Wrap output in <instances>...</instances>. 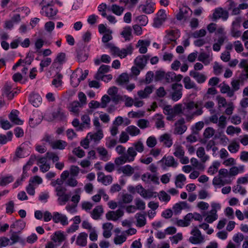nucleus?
<instances>
[{
  "label": "nucleus",
  "mask_w": 248,
  "mask_h": 248,
  "mask_svg": "<svg viewBox=\"0 0 248 248\" xmlns=\"http://www.w3.org/2000/svg\"><path fill=\"white\" fill-rule=\"evenodd\" d=\"M107 46L110 49L111 52L119 57L121 59L124 58L127 55H131L133 50V47L131 44L126 46V48L120 49L118 47L112 46L111 44L108 43Z\"/></svg>",
  "instance_id": "obj_1"
},
{
  "label": "nucleus",
  "mask_w": 248,
  "mask_h": 248,
  "mask_svg": "<svg viewBox=\"0 0 248 248\" xmlns=\"http://www.w3.org/2000/svg\"><path fill=\"white\" fill-rule=\"evenodd\" d=\"M152 0H146L145 4H140L138 7L139 10L145 14L153 13L155 10V3L153 2Z\"/></svg>",
  "instance_id": "obj_2"
},
{
  "label": "nucleus",
  "mask_w": 248,
  "mask_h": 248,
  "mask_svg": "<svg viewBox=\"0 0 248 248\" xmlns=\"http://www.w3.org/2000/svg\"><path fill=\"white\" fill-rule=\"evenodd\" d=\"M76 54L77 60L80 62L86 61L89 57V53L86 50V46L83 45L77 48Z\"/></svg>",
  "instance_id": "obj_3"
},
{
  "label": "nucleus",
  "mask_w": 248,
  "mask_h": 248,
  "mask_svg": "<svg viewBox=\"0 0 248 248\" xmlns=\"http://www.w3.org/2000/svg\"><path fill=\"white\" fill-rule=\"evenodd\" d=\"M58 9L54 8V5L45 6H44L42 7L41 10L40 11V14L45 16L49 19H52L53 17L56 15L58 13Z\"/></svg>",
  "instance_id": "obj_4"
},
{
  "label": "nucleus",
  "mask_w": 248,
  "mask_h": 248,
  "mask_svg": "<svg viewBox=\"0 0 248 248\" xmlns=\"http://www.w3.org/2000/svg\"><path fill=\"white\" fill-rule=\"evenodd\" d=\"M172 89L174 92L171 94V98L175 102L177 101L182 96L183 86L181 84L175 83L172 85Z\"/></svg>",
  "instance_id": "obj_5"
},
{
  "label": "nucleus",
  "mask_w": 248,
  "mask_h": 248,
  "mask_svg": "<svg viewBox=\"0 0 248 248\" xmlns=\"http://www.w3.org/2000/svg\"><path fill=\"white\" fill-rule=\"evenodd\" d=\"M52 220L54 223H58L60 222L63 226H66L68 224L67 217L57 212L53 213Z\"/></svg>",
  "instance_id": "obj_6"
},
{
  "label": "nucleus",
  "mask_w": 248,
  "mask_h": 248,
  "mask_svg": "<svg viewBox=\"0 0 248 248\" xmlns=\"http://www.w3.org/2000/svg\"><path fill=\"white\" fill-rule=\"evenodd\" d=\"M185 121L183 118H181L177 120L175 125L174 133L178 135L183 134L187 129V127L185 125Z\"/></svg>",
  "instance_id": "obj_7"
},
{
  "label": "nucleus",
  "mask_w": 248,
  "mask_h": 248,
  "mask_svg": "<svg viewBox=\"0 0 248 248\" xmlns=\"http://www.w3.org/2000/svg\"><path fill=\"white\" fill-rule=\"evenodd\" d=\"M149 59L150 56L148 55L138 56L135 59L134 62L137 67L142 69L145 66Z\"/></svg>",
  "instance_id": "obj_8"
},
{
  "label": "nucleus",
  "mask_w": 248,
  "mask_h": 248,
  "mask_svg": "<svg viewBox=\"0 0 248 248\" xmlns=\"http://www.w3.org/2000/svg\"><path fill=\"white\" fill-rule=\"evenodd\" d=\"M159 162H164L165 165L169 167L176 168L178 164L177 162L175 160L174 158L171 155H169L167 157L164 156Z\"/></svg>",
  "instance_id": "obj_9"
},
{
  "label": "nucleus",
  "mask_w": 248,
  "mask_h": 248,
  "mask_svg": "<svg viewBox=\"0 0 248 248\" xmlns=\"http://www.w3.org/2000/svg\"><path fill=\"white\" fill-rule=\"evenodd\" d=\"M42 97L38 93H32L30 95L29 100L35 107H38L41 104Z\"/></svg>",
  "instance_id": "obj_10"
},
{
  "label": "nucleus",
  "mask_w": 248,
  "mask_h": 248,
  "mask_svg": "<svg viewBox=\"0 0 248 248\" xmlns=\"http://www.w3.org/2000/svg\"><path fill=\"white\" fill-rule=\"evenodd\" d=\"M97 175V181L102 183L104 185L107 186L112 183V177L111 175H105L102 172H99Z\"/></svg>",
  "instance_id": "obj_11"
},
{
  "label": "nucleus",
  "mask_w": 248,
  "mask_h": 248,
  "mask_svg": "<svg viewBox=\"0 0 248 248\" xmlns=\"http://www.w3.org/2000/svg\"><path fill=\"white\" fill-rule=\"evenodd\" d=\"M189 75L200 84L204 82L207 79V77L204 75L194 70L190 71Z\"/></svg>",
  "instance_id": "obj_12"
},
{
  "label": "nucleus",
  "mask_w": 248,
  "mask_h": 248,
  "mask_svg": "<svg viewBox=\"0 0 248 248\" xmlns=\"http://www.w3.org/2000/svg\"><path fill=\"white\" fill-rule=\"evenodd\" d=\"M18 113L19 111L17 110H13L9 115V119L12 123L16 124L21 125L23 124V121L18 117Z\"/></svg>",
  "instance_id": "obj_13"
},
{
  "label": "nucleus",
  "mask_w": 248,
  "mask_h": 248,
  "mask_svg": "<svg viewBox=\"0 0 248 248\" xmlns=\"http://www.w3.org/2000/svg\"><path fill=\"white\" fill-rule=\"evenodd\" d=\"M228 13L225 11H223L221 8L216 9L214 13L213 14L214 20L219 19L221 17H222L225 19H226L228 18Z\"/></svg>",
  "instance_id": "obj_14"
},
{
  "label": "nucleus",
  "mask_w": 248,
  "mask_h": 248,
  "mask_svg": "<svg viewBox=\"0 0 248 248\" xmlns=\"http://www.w3.org/2000/svg\"><path fill=\"white\" fill-rule=\"evenodd\" d=\"M88 234L86 232H81L78 235L76 244L80 247H85L87 245Z\"/></svg>",
  "instance_id": "obj_15"
},
{
  "label": "nucleus",
  "mask_w": 248,
  "mask_h": 248,
  "mask_svg": "<svg viewBox=\"0 0 248 248\" xmlns=\"http://www.w3.org/2000/svg\"><path fill=\"white\" fill-rule=\"evenodd\" d=\"M187 207V204L186 202H180L175 203L172 207L175 215H178L181 213L182 209Z\"/></svg>",
  "instance_id": "obj_16"
},
{
  "label": "nucleus",
  "mask_w": 248,
  "mask_h": 248,
  "mask_svg": "<svg viewBox=\"0 0 248 248\" xmlns=\"http://www.w3.org/2000/svg\"><path fill=\"white\" fill-rule=\"evenodd\" d=\"M13 133L12 131H8L6 135L0 134V144L4 145L8 141H11L13 138Z\"/></svg>",
  "instance_id": "obj_17"
},
{
  "label": "nucleus",
  "mask_w": 248,
  "mask_h": 248,
  "mask_svg": "<svg viewBox=\"0 0 248 248\" xmlns=\"http://www.w3.org/2000/svg\"><path fill=\"white\" fill-rule=\"evenodd\" d=\"M153 89V87L152 86H148L145 88L143 91H139L138 94L141 98H145L152 93Z\"/></svg>",
  "instance_id": "obj_18"
},
{
  "label": "nucleus",
  "mask_w": 248,
  "mask_h": 248,
  "mask_svg": "<svg viewBox=\"0 0 248 248\" xmlns=\"http://www.w3.org/2000/svg\"><path fill=\"white\" fill-rule=\"evenodd\" d=\"M135 217L137 218V226L142 227L145 225L146 221L144 214L140 213H137Z\"/></svg>",
  "instance_id": "obj_19"
},
{
  "label": "nucleus",
  "mask_w": 248,
  "mask_h": 248,
  "mask_svg": "<svg viewBox=\"0 0 248 248\" xmlns=\"http://www.w3.org/2000/svg\"><path fill=\"white\" fill-rule=\"evenodd\" d=\"M159 140L163 142L164 144L167 147H170L172 144V140L168 134H164L160 137Z\"/></svg>",
  "instance_id": "obj_20"
},
{
  "label": "nucleus",
  "mask_w": 248,
  "mask_h": 248,
  "mask_svg": "<svg viewBox=\"0 0 248 248\" xmlns=\"http://www.w3.org/2000/svg\"><path fill=\"white\" fill-rule=\"evenodd\" d=\"M52 117L55 119L63 120L66 117L64 112L62 108H59L57 110L52 113Z\"/></svg>",
  "instance_id": "obj_21"
},
{
  "label": "nucleus",
  "mask_w": 248,
  "mask_h": 248,
  "mask_svg": "<svg viewBox=\"0 0 248 248\" xmlns=\"http://www.w3.org/2000/svg\"><path fill=\"white\" fill-rule=\"evenodd\" d=\"M103 213V209L101 205L97 206L93 209L92 214V217L95 220L98 219Z\"/></svg>",
  "instance_id": "obj_22"
},
{
  "label": "nucleus",
  "mask_w": 248,
  "mask_h": 248,
  "mask_svg": "<svg viewBox=\"0 0 248 248\" xmlns=\"http://www.w3.org/2000/svg\"><path fill=\"white\" fill-rule=\"evenodd\" d=\"M66 145V142L61 140H58L51 142V147L54 149L63 150Z\"/></svg>",
  "instance_id": "obj_23"
},
{
  "label": "nucleus",
  "mask_w": 248,
  "mask_h": 248,
  "mask_svg": "<svg viewBox=\"0 0 248 248\" xmlns=\"http://www.w3.org/2000/svg\"><path fill=\"white\" fill-rule=\"evenodd\" d=\"M12 86L8 84H5L3 88L4 93L11 99L14 97L15 93H16V92L12 93Z\"/></svg>",
  "instance_id": "obj_24"
},
{
  "label": "nucleus",
  "mask_w": 248,
  "mask_h": 248,
  "mask_svg": "<svg viewBox=\"0 0 248 248\" xmlns=\"http://www.w3.org/2000/svg\"><path fill=\"white\" fill-rule=\"evenodd\" d=\"M205 153L204 149L202 147H199L197 151V155L198 157L201 158V160L202 162H206L209 159V156L207 155H205Z\"/></svg>",
  "instance_id": "obj_25"
},
{
  "label": "nucleus",
  "mask_w": 248,
  "mask_h": 248,
  "mask_svg": "<svg viewBox=\"0 0 248 248\" xmlns=\"http://www.w3.org/2000/svg\"><path fill=\"white\" fill-rule=\"evenodd\" d=\"M198 61L202 62L205 65H208L210 62L209 55L205 52H201L198 56Z\"/></svg>",
  "instance_id": "obj_26"
},
{
  "label": "nucleus",
  "mask_w": 248,
  "mask_h": 248,
  "mask_svg": "<svg viewBox=\"0 0 248 248\" xmlns=\"http://www.w3.org/2000/svg\"><path fill=\"white\" fill-rule=\"evenodd\" d=\"M217 211L211 210L210 212V215H208L205 219V220L208 223H212L217 219L218 216L217 214Z\"/></svg>",
  "instance_id": "obj_27"
},
{
  "label": "nucleus",
  "mask_w": 248,
  "mask_h": 248,
  "mask_svg": "<svg viewBox=\"0 0 248 248\" xmlns=\"http://www.w3.org/2000/svg\"><path fill=\"white\" fill-rule=\"evenodd\" d=\"M220 92L222 93H227L229 97H231L234 95V91L232 90L230 86L227 84H224L220 87Z\"/></svg>",
  "instance_id": "obj_28"
},
{
  "label": "nucleus",
  "mask_w": 248,
  "mask_h": 248,
  "mask_svg": "<svg viewBox=\"0 0 248 248\" xmlns=\"http://www.w3.org/2000/svg\"><path fill=\"white\" fill-rule=\"evenodd\" d=\"M220 165L219 162L217 161H214L212 166H211L208 170L207 172L210 175H214L217 172L219 167Z\"/></svg>",
  "instance_id": "obj_29"
},
{
  "label": "nucleus",
  "mask_w": 248,
  "mask_h": 248,
  "mask_svg": "<svg viewBox=\"0 0 248 248\" xmlns=\"http://www.w3.org/2000/svg\"><path fill=\"white\" fill-rule=\"evenodd\" d=\"M203 107H204L203 101L200 100L197 101L195 103V108H197V110L194 112V114L197 116L202 115L203 113Z\"/></svg>",
  "instance_id": "obj_30"
},
{
  "label": "nucleus",
  "mask_w": 248,
  "mask_h": 248,
  "mask_svg": "<svg viewBox=\"0 0 248 248\" xmlns=\"http://www.w3.org/2000/svg\"><path fill=\"white\" fill-rule=\"evenodd\" d=\"M128 160H129L128 155L126 154H124V155L115 159V163L117 165H120L126 162H129Z\"/></svg>",
  "instance_id": "obj_31"
},
{
  "label": "nucleus",
  "mask_w": 248,
  "mask_h": 248,
  "mask_svg": "<svg viewBox=\"0 0 248 248\" xmlns=\"http://www.w3.org/2000/svg\"><path fill=\"white\" fill-rule=\"evenodd\" d=\"M185 88L186 89H191L196 87L194 82H192L190 78L188 76L184 78L183 79Z\"/></svg>",
  "instance_id": "obj_32"
},
{
  "label": "nucleus",
  "mask_w": 248,
  "mask_h": 248,
  "mask_svg": "<svg viewBox=\"0 0 248 248\" xmlns=\"http://www.w3.org/2000/svg\"><path fill=\"white\" fill-rule=\"evenodd\" d=\"M126 131L132 136H137L140 133V130L134 125L128 126Z\"/></svg>",
  "instance_id": "obj_33"
},
{
  "label": "nucleus",
  "mask_w": 248,
  "mask_h": 248,
  "mask_svg": "<svg viewBox=\"0 0 248 248\" xmlns=\"http://www.w3.org/2000/svg\"><path fill=\"white\" fill-rule=\"evenodd\" d=\"M57 78H55L52 80V84L55 87L58 88L61 86L62 84V78L63 76L60 73H58L56 74Z\"/></svg>",
  "instance_id": "obj_34"
},
{
  "label": "nucleus",
  "mask_w": 248,
  "mask_h": 248,
  "mask_svg": "<svg viewBox=\"0 0 248 248\" xmlns=\"http://www.w3.org/2000/svg\"><path fill=\"white\" fill-rule=\"evenodd\" d=\"M132 30L130 27H126L124 28L121 34L124 38L125 41H129L132 37Z\"/></svg>",
  "instance_id": "obj_35"
},
{
  "label": "nucleus",
  "mask_w": 248,
  "mask_h": 248,
  "mask_svg": "<svg viewBox=\"0 0 248 248\" xmlns=\"http://www.w3.org/2000/svg\"><path fill=\"white\" fill-rule=\"evenodd\" d=\"M13 180V177L11 175L2 177L0 180V186H5L9 183L12 182Z\"/></svg>",
  "instance_id": "obj_36"
},
{
  "label": "nucleus",
  "mask_w": 248,
  "mask_h": 248,
  "mask_svg": "<svg viewBox=\"0 0 248 248\" xmlns=\"http://www.w3.org/2000/svg\"><path fill=\"white\" fill-rule=\"evenodd\" d=\"M127 155H128V159L129 160H128L129 162H132L134 160L135 156L137 155V154L133 147H130L128 148Z\"/></svg>",
  "instance_id": "obj_37"
},
{
  "label": "nucleus",
  "mask_w": 248,
  "mask_h": 248,
  "mask_svg": "<svg viewBox=\"0 0 248 248\" xmlns=\"http://www.w3.org/2000/svg\"><path fill=\"white\" fill-rule=\"evenodd\" d=\"M141 44V46L139 48V52L141 54H145L147 51V46L149 45V42L148 41H143L140 40L138 42Z\"/></svg>",
  "instance_id": "obj_38"
},
{
  "label": "nucleus",
  "mask_w": 248,
  "mask_h": 248,
  "mask_svg": "<svg viewBox=\"0 0 248 248\" xmlns=\"http://www.w3.org/2000/svg\"><path fill=\"white\" fill-rule=\"evenodd\" d=\"M136 21L140 26H145L148 22V18L147 16L145 15H140L136 17Z\"/></svg>",
  "instance_id": "obj_39"
},
{
  "label": "nucleus",
  "mask_w": 248,
  "mask_h": 248,
  "mask_svg": "<svg viewBox=\"0 0 248 248\" xmlns=\"http://www.w3.org/2000/svg\"><path fill=\"white\" fill-rule=\"evenodd\" d=\"M129 81V78L126 73H122L121 74L117 79V82L120 85L124 84L128 82Z\"/></svg>",
  "instance_id": "obj_40"
},
{
  "label": "nucleus",
  "mask_w": 248,
  "mask_h": 248,
  "mask_svg": "<svg viewBox=\"0 0 248 248\" xmlns=\"http://www.w3.org/2000/svg\"><path fill=\"white\" fill-rule=\"evenodd\" d=\"M46 159L52 160L53 162H57L59 160V157L55 153L52 152H47L45 154Z\"/></svg>",
  "instance_id": "obj_41"
},
{
  "label": "nucleus",
  "mask_w": 248,
  "mask_h": 248,
  "mask_svg": "<svg viewBox=\"0 0 248 248\" xmlns=\"http://www.w3.org/2000/svg\"><path fill=\"white\" fill-rule=\"evenodd\" d=\"M166 32L168 36H172V38L176 37V39H178L180 36V31L178 29L166 30Z\"/></svg>",
  "instance_id": "obj_42"
},
{
  "label": "nucleus",
  "mask_w": 248,
  "mask_h": 248,
  "mask_svg": "<svg viewBox=\"0 0 248 248\" xmlns=\"http://www.w3.org/2000/svg\"><path fill=\"white\" fill-rule=\"evenodd\" d=\"M103 137V134L102 130L100 129L94 134H91L90 138L93 140L95 141H99Z\"/></svg>",
  "instance_id": "obj_43"
},
{
  "label": "nucleus",
  "mask_w": 248,
  "mask_h": 248,
  "mask_svg": "<svg viewBox=\"0 0 248 248\" xmlns=\"http://www.w3.org/2000/svg\"><path fill=\"white\" fill-rule=\"evenodd\" d=\"M142 197L144 198H151L153 197L155 198L157 196V193L156 192H153L150 189L146 190L144 189L143 193H142Z\"/></svg>",
  "instance_id": "obj_44"
},
{
  "label": "nucleus",
  "mask_w": 248,
  "mask_h": 248,
  "mask_svg": "<svg viewBox=\"0 0 248 248\" xmlns=\"http://www.w3.org/2000/svg\"><path fill=\"white\" fill-rule=\"evenodd\" d=\"M122 171L127 176L131 175L134 172V169L129 165H126L121 169Z\"/></svg>",
  "instance_id": "obj_45"
},
{
  "label": "nucleus",
  "mask_w": 248,
  "mask_h": 248,
  "mask_svg": "<svg viewBox=\"0 0 248 248\" xmlns=\"http://www.w3.org/2000/svg\"><path fill=\"white\" fill-rule=\"evenodd\" d=\"M111 11L116 15L121 16L124 11V8L116 4H112Z\"/></svg>",
  "instance_id": "obj_46"
},
{
  "label": "nucleus",
  "mask_w": 248,
  "mask_h": 248,
  "mask_svg": "<svg viewBox=\"0 0 248 248\" xmlns=\"http://www.w3.org/2000/svg\"><path fill=\"white\" fill-rule=\"evenodd\" d=\"M81 120L83 123L79 125V130H82L84 127V125H89L90 123V118L88 115L85 114L81 117Z\"/></svg>",
  "instance_id": "obj_47"
},
{
  "label": "nucleus",
  "mask_w": 248,
  "mask_h": 248,
  "mask_svg": "<svg viewBox=\"0 0 248 248\" xmlns=\"http://www.w3.org/2000/svg\"><path fill=\"white\" fill-rule=\"evenodd\" d=\"M174 155L179 158H181V157L184 156L185 151L182 146L179 145L175 148V151L173 153Z\"/></svg>",
  "instance_id": "obj_48"
},
{
  "label": "nucleus",
  "mask_w": 248,
  "mask_h": 248,
  "mask_svg": "<svg viewBox=\"0 0 248 248\" xmlns=\"http://www.w3.org/2000/svg\"><path fill=\"white\" fill-rule=\"evenodd\" d=\"M239 66L240 68L244 69L245 76L246 78H248V60H242L240 62Z\"/></svg>",
  "instance_id": "obj_49"
},
{
  "label": "nucleus",
  "mask_w": 248,
  "mask_h": 248,
  "mask_svg": "<svg viewBox=\"0 0 248 248\" xmlns=\"http://www.w3.org/2000/svg\"><path fill=\"white\" fill-rule=\"evenodd\" d=\"M97 150L100 155L102 157L101 159L106 161L108 159L106 158L107 155H108V151L104 147H98Z\"/></svg>",
  "instance_id": "obj_50"
},
{
  "label": "nucleus",
  "mask_w": 248,
  "mask_h": 248,
  "mask_svg": "<svg viewBox=\"0 0 248 248\" xmlns=\"http://www.w3.org/2000/svg\"><path fill=\"white\" fill-rule=\"evenodd\" d=\"M166 20L160 18L158 17H155L154 18L153 26L156 28H160L162 25L165 22Z\"/></svg>",
  "instance_id": "obj_51"
},
{
  "label": "nucleus",
  "mask_w": 248,
  "mask_h": 248,
  "mask_svg": "<svg viewBox=\"0 0 248 248\" xmlns=\"http://www.w3.org/2000/svg\"><path fill=\"white\" fill-rule=\"evenodd\" d=\"M6 213L11 215L13 213L14 210V202L13 201H10L6 204Z\"/></svg>",
  "instance_id": "obj_52"
},
{
  "label": "nucleus",
  "mask_w": 248,
  "mask_h": 248,
  "mask_svg": "<svg viewBox=\"0 0 248 248\" xmlns=\"http://www.w3.org/2000/svg\"><path fill=\"white\" fill-rule=\"evenodd\" d=\"M229 151L232 153H236L239 149V145L236 142H232L228 147Z\"/></svg>",
  "instance_id": "obj_53"
},
{
  "label": "nucleus",
  "mask_w": 248,
  "mask_h": 248,
  "mask_svg": "<svg viewBox=\"0 0 248 248\" xmlns=\"http://www.w3.org/2000/svg\"><path fill=\"white\" fill-rule=\"evenodd\" d=\"M215 133L214 129L212 127L206 128L203 133V136L205 138L208 139L212 137Z\"/></svg>",
  "instance_id": "obj_54"
},
{
  "label": "nucleus",
  "mask_w": 248,
  "mask_h": 248,
  "mask_svg": "<svg viewBox=\"0 0 248 248\" xmlns=\"http://www.w3.org/2000/svg\"><path fill=\"white\" fill-rule=\"evenodd\" d=\"M195 108V103L193 101H190L185 104V107H184L183 110V112H186V110H189L193 109Z\"/></svg>",
  "instance_id": "obj_55"
},
{
  "label": "nucleus",
  "mask_w": 248,
  "mask_h": 248,
  "mask_svg": "<svg viewBox=\"0 0 248 248\" xmlns=\"http://www.w3.org/2000/svg\"><path fill=\"white\" fill-rule=\"evenodd\" d=\"M160 197H159V199L160 201L165 202H169L170 200V196L168 195L165 191L162 190L160 192Z\"/></svg>",
  "instance_id": "obj_56"
},
{
  "label": "nucleus",
  "mask_w": 248,
  "mask_h": 248,
  "mask_svg": "<svg viewBox=\"0 0 248 248\" xmlns=\"http://www.w3.org/2000/svg\"><path fill=\"white\" fill-rule=\"evenodd\" d=\"M55 60L63 64L66 61L65 53L64 52L59 53L58 54Z\"/></svg>",
  "instance_id": "obj_57"
},
{
  "label": "nucleus",
  "mask_w": 248,
  "mask_h": 248,
  "mask_svg": "<svg viewBox=\"0 0 248 248\" xmlns=\"http://www.w3.org/2000/svg\"><path fill=\"white\" fill-rule=\"evenodd\" d=\"M156 140L155 137L153 136L149 137L146 141L147 145L150 148H153L156 144Z\"/></svg>",
  "instance_id": "obj_58"
},
{
  "label": "nucleus",
  "mask_w": 248,
  "mask_h": 248,
  "mask_svg": "<svg viewBox=\"0 0 248 248\" xmlns=\"http://www.w3.org/2000/svg\"><path fill=\"white\" fill-rule=\"evenodd\" d=\"M165 72L157 70L155 72V81H160L165 78Z\"/></svg>",
  "instance_id": "obj_59"
},
{
  "label": "nucleus",
  "mask_w": 248,
  "mask_h": 248,
  "mask_svg": "<svg viewBox=\"0 0 248 248\" xmlns=\"http://www.w3.org/2000/svg\"><path fill=\"white\" fill-rule=\"evenodd\" d=\"M170 238L171 241L172 243L177 244L179 241L183 239L182 233L180 232L178 233L176 235H173L172 237H170Z\"/></svg>",
  "instance_id": "obj_60"
},
{
  "label": "nucleus",
  "mask_w": 248,
  "mask_h": 248,
  "mask_svg": "<svg viewBox=\"0 0 248 248\" xmlns=\"http://www.w3.org/2000/svg\"><path fill=\"white\" fill-rule=\"evenodd\" d=\"M62 64L54 60L52 64L51 67L52 69L56 71V74H58V72L60 73L62 68Z\"/></svg>",
  "instance_id": "obj_61"
},
{
  "label": "nucleus",
  "mask_w": 248,
  "mask_h": 248,
  "mask_svg": "<svg viewBox=\"0 0 248 248\" xmlns=\"http://www.w3.org/2000/svg\"><path fill=\"white\" fill-rule=\"evenodd\" d=\"M23 149L20 147H18L16 148L15 152V156L13 158L14 161H15L17 158H21L24 157L23 155Z\"/></svg>",
  "instance_id": "obj_62"
},
{
  "label": "nucleus",
  "mask_w": 248,
  "mask_h": 248,
  "mask_svg": "<svg viewBox=\"0 0 248 248\" xmlns=\"http://www.w3.org/2000/svg\"><path fill=\"white\" fill-rule=\"evenodd\" d=\"M112 31H108L106 33H105L102 38V41L104 43H107L110 40H111L112 39V36L111 35Z\"/></svg>",
  "instance_id": "obj_63"
},
{
  "label": "nucleus",
  "mask_w": 248,
  "mask_h": 248,
  "mask_svg": "<svg viewBox=\"0 0 248 248\" xmlns=\"http://www.w3.org/2000/svg\"><path fill=\"white\" fill-rule=\"evenodd\" d=\"M73 153L79 158H82L85 155V152L80 147L76 148L73 151Z\"/></svg>",
  "instance_id": "obj_64"
}]
</instances>
